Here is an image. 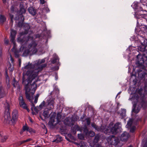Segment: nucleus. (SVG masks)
I'll list each match as a JSON object with an SVG mask.
<instances>
[{"instance_id":"f257e3e1","label":"nucleus","mask_w":147,"mask_h":147,"mask_svg":"<svg viewBox=\"0 0 147 147\" xmlns=\"http://www.w3.org/2000/svg\"><path fill=\"white\" fill-rule=\"evenodd\" d=\"M39 59L32 63L28 62L26 63L22 68L23 71L22 84L25 86L26 97L30 101L31 100L30 94H33L37 88V84L39 81L38 76V73L43 68L46 66V64H42L45 62V59Z\"/></svg>"},{"instance_id":"f03ea898","label":"nucleus","mask_w":147,"mask_h":147,"mask_svg":"<svg viewBox=\"0 0 147 147\" xmlns=\"http://www.w3.org/2000/svg\"><path fill=\"white\" fill-rule=\"evenodd\" d=\"M20 21L22 22H19L18 23L20 27L23 28L25 30V32L24 34L20 33L19 36L18 38V42H21L22 45L20 48V51L22 49L24 50L23 54V56H26L28 55H31L35 54L37 52H39V54L43 53L44 52L42 50L43 46L41 45L37 50L36 47L37 45L35 41L33 40V37L32 36V34L28 36V30L30 28L28 24L24 23L23 22L24 20V17L22 15L20 16ZM20 18L18 19L16 18H15L16 20H20ZM38 47H40L38 45Z\"/></svg>"},{"instance_id":"7ed1b4c3","label":"nucleus","mask_w":147,"mask_h":147,"mask_svg":"<svg viewBox=\"0 0 147 147\" xmlns=\"http://www.w3.org/2000/svg\"><path fill=\"white\" fill-rule=\"evenodd\" d=\"M144 90V94H141V89L137 91L134 87L130 86L128 90L130 94L129 100L132 101L134 107L132 111L135 113H138L141 107L144 109L147 106V82L145 84Z\"/></svg>"},{"instance_id":"20e7f679","label":"nucleus","mask_w":147,"mask_h":147,"mask_svg":"<svg viewBox=\"0 0 147 147\" xmlns=\"http://www.w3.org/2000/svg\"><path fill=\"white\" fill-rule=\"evenodd\" d=\"M130 137L129 134L126 131L124 132L121 135L120 140L118 137L113 136H110L107 138L108 143L111 145H113L117 147H121L123 144L122 142H126Z\"/></svg>"},{"instance_id":"39448f33","label":"nucleus","mask_w":147,"mask_h":147,"mask_svg":"<svg viewBox=\"0 0 147 147\" xmlns=\"http://www.w3.org/2000/svg\"><path fill=\"white\" fill-rule=\"evenodd\" d=\"M136 34H138L137 37L133 36L131 37L130 40H134L136 43H138L140 46H138V49L139 51L143 53L147 49V40L142 36L141 34H143L144 32H143L142 30L139 31L138 32L137 28H136L135 30Z\"/></svg>"},{"instance_id":"423d86ee","label":"nucleus","mask_w":147,"mask_h":147,"mask_svg":"<svg viewBox=\"0 0 147 147\" xmlns=\"http://www.w3.org/2000/svg\"><path fill=\"white\" fill-rule=\"evenodd\" d=\"M91 125L97 131L103 132L105 134L111 132L113 134H116L121 130V125L120 123H116L112 128L110 126L108 127L105 125L101 126L100 127L96 126L94 123H92Z\"/></svg>"},{"instance_id":"0eeeda50","label":"nucleus","mask_w":147,"mask_h":147,"mask_svg":"<svg viewBox=\"0 0 147 147\" xmlns=\"http://www.w3.org/2000/svg\"><path fill=\"white\" fill-rule=\"evenodd\" d=\"M136 65L142 66V68L147 65V48L143 53V55L138 54L137 56Z\"/></svg>"},{"instance_id":"6e6552de","label":"nucleus","mask_w":147,"mask_h":147,"mask_svg":"<svg viewBox=\"0 0 147 147\" xmlns=\"http://www.w3.org/2000/svg\"><path fill=\"white\" fill-rule=\"evenodd\" d=\"M146 63L147 65L144 66V67L143 68L142 67V66L140 65H137V67H136V68H137L136 69L137 71L135 74L132 75L131 76L132 77L134 76L135 77H136L138 76V78L140 79H142L144 78L146 74L145 71V69H146V67H147V61Z\"/></svg>"},{"instance_id":"1a4fd4ad","label":"nucleus","mask_w":147,"mask_h":147,"mask_svg":"<svg viewBox=\"0 0 147 147\" xmlns=\"http://www.w3.org/2000/svg\"><path fill=\"white\" fill-rule=\"evenodd\" d=\"M135 17L137 19V24L139 23L140 20H142V18L145 19L147 21V13L146 14H143L141 12L139 13L138 12H136L135 13ZM141 28L142 29L141 30H144V31L143 32L144 33L147 32V25L141 27Z\"/></svg>"},{"instance_id":"9d476101","label":"nucleus","mask_w":147,"mask_h":147,"mask_svg":"<svg viewBox=\"0 0 147 147\" xmlns=\"http://www.w3.org/2000/svg\"><path fill=\"white\" fill-rule=\"evenodd\" d=\"M16 34V30H11V35H10V40L11 42L13 43V48L11 49V50L12 51L14 52L16 57H18L19 55V54L16 52V45L15 43V38Z\"/></svg>"},{"instance_id":"9b49d317","label":"nucleus","mask_w":147,"mask_h":147,"mask_svg":"<svg viewBox=\"0 0 147 147\" xmlns=\"http://www.w3.org/2000/svg\"><path fill=\"white\" fill-rule=\"evenodd\" d=\"M140 1L142 4L141 7H140L139 9V5L137 2H134L131 5V7L135 9V11H136V10H135V9H137L138 12V11L141 12L142 11L143 9L142 8V6H147V0H141Z\"/></svg>"},{"instance_id":"f8f14e48","label":"nucleus","mask_w":147,"mask_h":147,"mask_svg":"<svg viewBox=\"0 0 147 147\" xmlns=\"http://www.w3.org/2000/svg\"><path fill=\"white\" fill-rule=\"evenodd\" d=\"M126 127L130 129V131L131 132L133 133L135 131L136 128L134 126V124L132 119H129L127 125H126Z\"/></svg>"},{"instance_id":"ddd939ff","label":"nucleus","mask_w":147,"mask_h":147,"mask_svg":"<svg viewBox=\"0 0 147 147\" xmlns=\"http://www.w3.org/2000/svg\"><path fill=\"white\" fill-rule=\"evenodd\" d=\"M55 104L54 99L53 98H50L47 101L46 107L47 109L49 110L53 109L54 108Z\"/></svg>"},{"instance_id":"4468645a","label":"nucleus","mask_w":147,"mask_h":147,"mask_svg":"<svg viewBox=\"0 0 147 147\" xmlns=\"http://www.w3.org/2000/svg\"><path fill=\"white\" fill-rule=\"evenodd\" d=\"M4 107L5 109L7 112V114L5 115L4 116L5 118V119L7 120H9L10 119V114L8 112L9 109V106L7 102H6L4 104Z\"/></svg>"},{"instance_id":"2eb2a0df","label":"nucleus","mask_w":147,"mask_h":147,"mask_svg":"<svg viewBox=\"0 0 147 147\" xmlns=\"http://www.w3.org/2000/svg\"><path fill=\"white\" fill-rule=\"evenodd\" d=\"M19 100L20 107L24 109H26L28 110L26 104L25 103L22 96H20L19 98Z\"/></svg>"},{"instance_id":"dca6fc26","label":"nucleus","mask_w":147,"mask_h":147,"mask_svg":"<svg viewBox=\"0 0 147 147\" xmlns=\"http://www.w3.org/2000/svg\"><path fill=\"white\" fill-rule=\"evenodd\" d=\"M18 118V113L17 110H14L12 113V118L11 121L13 123H14L17 121Z\"/></svg>"},{"instance_id":"f3484780","label":"nucleus","mask_w":147,"mask_h":147,"mask_svg":"<svg viewBox=\"0 0 147 147\" xmlns=\"http://www.w3.org/2000/svg\"><path fill=\"white\" fill-rule=\"evenodd\" d=\"M45 102L44 101L41 103L39 106L37 107H36L34 105H33V108H32V109H34L35 112L37 113L45 105Z\"/></svg>"},{"instance_id":"a211bd4d","label":"nucleus","mask_w":147,"mask_h":147,"mask_svg":"<svg viewBox=\"0 0 147 147\" xmlns=\"http://www.w3.org/2000/svg\"><path fill=\"white\" fill-rule=\"evenodd\" d=\"M16 11H17V10H16V8L13 5L12 6L10 9V13H9L11 22H13V15H12L11 13H15Z\"/></svg>"},{"instance_id":"6ab92c4d","label":"nucleus","mask_w":147,"mask_h":147,"mask_svg":"<svg viewBox=\"0 0 147 147\" xmlns=\"http://www.w3.org/2000/svg\"><path fill=\"white\" fill-rule=\"evenodd\" d=\"M56 113H53L51 116L50 120L48 123V124L50 126H53L55 121V116Z\"/></svg>"},{"instance_id":"aec40b11","label":"nucleus","mask_w":147,"mask_h":147,"mask_svg":"<svg viewBox=\"0 0 147 147\" xmlns=\"http://www.w3.org/2000/svg\"><path fill=\"white\" fill-rule=\"evenodd\" d=\"M84 131L86 135L89 136L91 137H93L95 135V133L92 131H88L87 127H86L84 129Z\"/></svg>"},{"instance_id":"412c9836","label":"nucleus","mask_w":147,"mask_h":147,"mask_svg":"<svg viewBox=\"0 0 147 147\" xmlns=\"http://www.w3.org/2000/svg\"><path fill=\"white\" fill-rule=\"evenodd\" d=\"M22 129L24 131H27L31 133L34 132V131L32 128L27 125L24 126Z\"/></svg>"},{"instance_id":"4be33fe9","label":"nucleus","mask_w":147,"mask_h":147,"mask_svg":"<svg viewBox=\"0 0 147 147\" xmlns=\"http://www.w3.org/2000/svg\"><path fill=\"white\" fill-rule=\"evenodd\" d=\"M54 58L53 60L51 61V62L53 63H57V64H59V59L57 56L56 54H54L53 55Z\"/></svg>"},{"instance_id":"5701e85b","label":"nucleus","mask_w":147,"mask_h":147,"mask_svg":"<svg viewBox=\"0 0 147 147\" xmlns=\"http://www.w3.org/2000/svg\"><path fill=\"white\" fill-rule=\"evenodd\" d=\"M135 47L130 46L129 48L127 49V51H129L131 53H132L134 54V53H137L138 52L137 50H135Z\"/></svg>"},{"instance_id":"b1692460","label":"nucleus","mask_w":147,"mask_h":147,"mask_svg":"<svg viewBox=\"0 0 147 147\" xmlns=\"http://www.w3.org/2000/svg\"><path fill=\"white\" fill-rule=\"evenodd\" d=\"M28 11L29 13L32 15L34 16L36 13V10L32 7H29L28 9Z\"/></svg>"},{"instance_id":"393cba45","label":"nucleus","mask_w":147,"mask_h":147,"mask_svg":"<svg viewBox=\"0 0 147 147\" xmlns=\"http://www.w3.org/2000/svg\"><path fill=\"white\" fill-rule=\"evenodd\" d=\"M12 83L15 88H16L18 89L20 88L19 84L17 81H16L15 78H14L13 80Z\"/></svg>"},{"instance_id":"a878e982","label":"nucleus","mask_w":147,"mask_h":147,"mask_svg":"<svg viewBox=\"0 0 147 147\" xmlns=\"http://www.w3.org/2000/svg\"><path fill=\"white\" fill-rule=\"evenodd\" d=\"M56 138L53 141V142H56V143H58L60 142L62 140V138L59 135H57L56 136Z\"/></svg>"},{"instance_id":"bb28decb","label":"nucleus","mask_w":147,"mask_h":147,"mask_svg":"<svg viewBox=\"0 0 147 147\" xmlns=\"http://www.w3.org/2000/svg\"><path fill=\"white\" fill-rule=\"evenodd\" d=\"M122 117H123L126 115V109H122L121 111L119 113Z\"/></svg>"},{"instance_id":"cd10ccee","label":"nucleus","mask_w":147,"mask_h":147,"mask_svg":"<svg viewBox=\"0 0 147 147\" xmlns=\"http://www.w3.org/2000/svg\"><path fill=\"white\" fill-rule=\"evenodd\" d=\"M43 115L45 118H48L49 116V114L48 111V110H45L43 113Z\"/></svg>"},{"instance_id":"c85d7f7f","label":"nucleus","mask_w":147,"mask_h":147,"mask_svg":"<svg viewBox=\"0 0 147 147\" xmlns=\"http://www.w3.org/2000/svg\"><path fill=\"white\" fill-rule=\"evenodd\" d=\"M86 144L83 141H81L78 147H87Z\"/></svg>"},{"instance_id":"c756f323","label":"nucleus","mask_w":147,"mask_h":147,"mask_svg":"<svg viewBox=\"0 0 147 147\" xmlns=\"http://www.w3.org/2000/svg\"><path fill=\"white\" fill-rule=\"evenodd\" d=\"M61 118V115L60 113H58L57 114V117L56 118L57 120V123H59V122L60 121V119Z\"/></svg>"},{"instance_id":"7c9ffc66","label":"nucleus","mask_w":147,"mask_h":147,"mask_svg":"<svg viewBox=\"0 0 147 147\" xmlns=\"http://www.w3.org/2000/svg\"><path fill=\"white\" fill-rule=\"evenodd\" d=\"M6 20V18L5 16L3 15H1L0 16V22L3 23Z\"/></svg>"},{"instance_id":"2f4dec72","label":"nucleus","mask_w":147,"mask_h":147,"mask_svg":"<svg viewBox=\"0 0 147 147\" xmlns=\"http://www.w3.org/2000/svg\"><path fill=\"white\" fill-rule=\"evenodd\" d=\"M99 138V136L98 135H97L95 136L94 139V142L95 144L98 142Z\"/></svg>"},{"instance_id":"473e14b6","label":"nucleus","mask_w":147,"mask_h":147,"mask_svg":"<svg viewBox=\"0 0 147 147\" xmlns=\"http://www.w3.org/2000/svg\"><path fill=\"white\" fill-rule=\"evenodd\" d=\"M8 136H4L1 139V141L2 142H4L6 141L7 139L8 138Z\"/></svg>"},{"instance_id":"72a5a7b5","label":"nucleus","mask_w":147,"mask_h":147,"mask_svg":"<svg viewBox=\"0 0 147 147\" xmlns=\"http://www.w3.org/2000/svg\"><path fill=\"white\" fill-rule=\"evenodd\" d=\"M1 87H0V98L4 97L5 96V94L1 90Z\"/></svg>"},{"instance_id":"f704fd0d","label":"nucleus","mask_w":147,"mask_h":147,"mask_svg":"<svg viewBox=\"0 0 147 147\" xmlns=\"http://www.w3.org/2000/svg\"><path fill=\"white\" fill-rule=\"evenodd\" d=\"M5 77L6 78V81L7 83L8 84L9 83V76L7 74V71H5Z\"/></svg>"},{"instance_id":"c9c22d12","label":"nucleus","mask_w":147,"mask_h":147,"mask_svg":"<svg viewBox=\"0 0 147 147\" xmlns=\"http://www.w3.org/2000/svg\"><path fill=\"white\" fill-rule=\"evenodd\" d=\"M78 136L79 139L82 140L84 138V136L82 134H78Z\"/></svg>"},{"instance_id":"e433bc0d","label":"nucleus","mask_w":147,"mask_h":147,"mask_svg":"<svg viewBox=\"0 0 147 147\" xmlns=\"http://www.w3.org/2000/svg\"><path fill=\"white\" fill-rule=\"evenodd\" d=\"M9 66H10L9 67L8 69L9 71H12L13 70V67L11 64H9Z\"/></svg>"},{"instance_id":"4c0bfd02","label":"nucleus","mask_w":147,"mask_h":147,"mask_svg":"<svg viewBox=\"0 0 147 147\" xmlns=\"http://www.w3.org/2000/svg\"><path fill=\"white\" fill-rule=\"evenodd\" d=\"M26 11L25 9L24 8H22L20 9V12L22 13H25Z\"/></svg>"},{"instance_id":"58836bf2","label":"nucleus","mask_w":147,"mask_h":147,"mask_svg":"<svg viewBox=\"0 0 147 147\" xmlns=\"http://www.w3.org/2000/svg\"><path fill=\"white\" fill-rule=\"evenodd\" d=\"M87 124L89 125L90 124V121L89 118H87L86 119Z\"/></svg>"},{"instance_id":"ea45409f","label":"nucleus","mask_w":147,"mask_h":147,"mask_svg":"<svg viewBox=\"0 0 147 147\" xmlns=\"http://www.w3.org/2000/svg\"><path fill=\"white\" fill-rule=\"evenodd\" d=\"M59 69V66H56L53 68V69L54 70H57Z\"/></svg>"},{"instance_id":"a19ab883","label":"nucleus","mask_w":147,"mask_h":147,"mask_svg":"<svg viewBox=\"0 0 147 147\" xmlns=\"http://www.w3.org/2000/svg\"><path fill=\"white\" fill-rule=\"evenodd\" d=\"M31 138H29V139H27L26 140H24L22 142H23L24 143V142L30 141H31Z\"/></svg>"},{"instance_id":"79ce46f5","label":"nucleus","mask_w":147,"mask_h":147,"mask_svg":"<svg viewBox=\"0 0 147 147\" xmlns=\"http://www.w3.org/2000/svg\"><path fill=\"white\" fill-rule=\"evenodd\" d=\"M40 3L41 4H43L45 3V0H40Z\"/></svg>"},{"instance_id":"37998d69","label":"nucleus","mask_w":147,"mask_h":147,"mask_svg":"<svg viewBox=\"0 0 147 147\" xmlns=\"http://www.w3.org/2000/svg\"><path fill=\"white\" fill-rule=\"evenodd\" d=\"M4 42L5 44H7L8 43L9 41L7 39L5 38L4 40Z\"/></svg>"},{"instance_id":"c03bdc74","label":"nucleus","mask_w":147,"mask_h":147,"mask_svg":"<svg viewBox=\"0 0 147 147\" xmlns=\"http://www.w3.org/2000/svg\"><path fill=\"white\" fill-rule=\"evenodd\" d=\"M10 60L11 61V62L12 63H13V59L11 55L10 56Z\"/></svg>"},{"instance_id":"a18cd8bd","label":"nucleus","mask_w":147,"mask_h":147,"mask_svg":"<svg viewBox=\"0 0 147 147\" xmlns=\"http://www.w3.org/2000/svg\"><path fill=\"white\" fill-rule=\"evenodd\" d=\"M45 12H48L49 11V10L48 8L47 7L46 8V9L45 10Z\"/></svg>"},{"instance_id":"49530a36","label":"nucleus","mask_w":147,"mask_h":147,"mask_svg":"<svg viewBox=\"0 0 147 147\" xmlns=\"http://www.w3.org/2000/svg\"><path fill=\"white\" fill-rule=\"evenodd\" d=\"M55 78L56 80H57L58 79V76L57 73H55Z\"/></svg>"},{"instance_id":"de8ad7c7","label":"nucleus","mask_w":147,"mask_h":147,"mask_svg":"<svg viewBox=\"0 0 147 147\" xmlns=\"http://www.w3.org/2000/svg\"><path fill=\"white\" fill-rule=\"evenodd\" d=\"M38 99L37 98H35L34 101V102L35 103H36L37 102V101H38Z\"/></svg>"},{"instance_id":"09e8293b","label":"nucleus","mask_w":147,"mask_h":147,"mask_svg":"<svg viewBox=\"0 0 147 147\" xmlns=\"http://www.w3.org/2000/svg\"><path fill=\"white\" fill-rule=\"evenodd\" d=\"M74 143L77 146H78H78H79V145L80 144V143H77L76 142H74Z\"/></svg>"},{"instance_id":"8fccbe9b","label":"nucleus","mask_w":147,"mask_h":147,"mask_svg":"<svg viewBox=\"0 0 147 147\" xmlns=\"http://www.w3.org/2000/svg\"><path fill=\"white\" fill-rule=\"evenodd\" d=\"M39 96V94H37L36 96L35 97V98H37L38 99V98Z\"/></svg>"},{"instance_id":"3c124183","label":"nucleus","mask_w":147,"mask_h":147,"mask_svg":"<svg viewBox=\"0 0 147 147\" xmlns=\"http://www.w3.org/2000/svg\"><path fill=\"white\" fill-rule=\"evenodd\" d=\"M143 147H147V142L145 143Z\"/></svg>"},{"instance_id":"603ef678","label":"nucleus","mask_w":147,"mask_h":147,"mask_svg":"<svg viewBox=\"0 0 147 147\" xmlns=\"http://www.w3.org/2000/svg\"><path fill=\"white\" fill-rule=\"evenodd\" d=\"M41 36L38 34L36 36V38L40 37Z\"/></svg>"},{"instance_id":"864d4df0","label":"nucleus","mask_w":147,"mask_h":147,"mask_svg":"<svg viewBox=\"0 0 147 147\" xmlns=\"http://www.w3.org/2000/svg\"><path fill=\"white\" fill-rule=\"evenodd\" d=\"M24 131L23 129H22V130L21 131H20V133L21 134H22L23 133V132Z\"/></svg>"},{"instance_id":"5fc2aeb1","label":"nucleus","mask_w":147,"mask_h":147,"mask_svg":"<svg viewBox=\"0 0 147 147\" xmlns=\"http://www.w3.org/2000/svg\"><path fill=\"white\" fill-rule=\"evenodd\" d=\"M121 93V91H120V92H119L118 93V94H117V95L116 96V97L117 98V96L118 95H119V94H120Z\"/></svg>"},{"instance_id":"6e6d98bb","label":"nucleus","mask_w":147,"mask_h":147,"mask_svg":"<svg viewBox=\"0 0 147 147\" xmlns=\"http://www.w3.org/2000/svg\"><path fill=\"white\" fill-rule=\"evenodd\" d=\"M2 135V132H0V137H1Z\"/></svg>"},{"instance_id":"4d7b16f0","label":"nucleus","mask_w":147,"mask_h":147,"mask_svg":"<svg viewBox=\"0 0 147 147\" xmlns=\"http://www.w3.org/2000/svg\"><path fill=\"white\" fill-rule=\"evenodd\" d=\"M3 1V3H5V1H6V0H2Z\"/></svg>"},{"instance_id":"13d9d810","label":"nucleus","mask_w":147,"mask_h":147,"mask_svg":"<svg viewBox=\"0 0 147 147\" xmlns=\"http://www.w3.org/2000/svg\"><path fill=\"white\" fill-rule=\"evenodd\" d=\"M19 64L20 65V64H21V62H20V60H19Z\"/></svg>"},{"instance_id":"bf43d9fd","label":"nucleus","mask_w":147,"mask_h":147,"mask_svg":"<svg viewBox=\"0 0 147 147\" xmlns=\"http://www.w3.org/2000/svg\"><path fill=\"white\" fill-rule=\"evenodd\" d=\"M135 69H134V68L133 69V71H135Z\"/></svg>"},{"instance_id":"052dcab7","label":"nucleus","mask_w":147,"mask_h":147,"mask_svg":"<svg viewBox=\"0 0 147 147\" xmlns=\"http://www.w3.org/2000/svg\"><path fill=\"white\" fill-rule=\"evenodd\" d=\"M128 147H132V146H131L130 145L128 146Z\"/></svg>"},{"instance_id":"680f3d73","label":"nucleus","mask_w":147,"mask_h":147,"mask_svg":"<svg viewBox=\"0 0 147 147\" xmlns=\"http://www.w3.org/2000/svg\"><path fill=\"white\" fill-rule=\"evenodd\" d=\"M35 147H40V146H35Z\"/></svg>"},{"instance_id":"e2e57ef3","label":"nucleus","mask_w":147,"mask_h":147,"mask_svg":"<svg viewBox=\"0 0 147 147\" xmlns=\"http://www.w3.org/2000/svg\"><path fill=\"white\" fill-rule=\"evenodd\" d=\"M47 40H46V43H47Z\"/></svg>"},{"instance_id":"0e129e2a","label":"nucleus","mask_w":147,"mask_h":147,"mask_svg":"<svg viewBox=\"0 0 147 147\" xmlns=\"http://www.w3.org/2000/svg\"><path fill=\"white\" fill-rule=\"evenodd\" d=\"M0 147H1L0 146Z\"/></svg>"}]
</instances>
